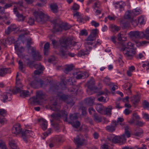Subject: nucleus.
<instances>
[{"instance_id":"obj_1","label":"nucleus","mask_w":149,"mask_h":149,"mask_svg":"<svg viewBox=\"0 0 149 149\" xmlns=\"http://www.w3.org/2000/svg\"><path fill=\"white\" fill-rule=\"evenodd\" d=\"M68 113L65 111L62 110L60 111L59 113H53L51 115V117L52 120H51V122L52 125L54 128L58 129L59 128L58 125L57 124H56L54 121L56 120L59 121L61 116L64 118V121L68 122L67 118ZM70 120L68 122L69 123H70L74 121V120H77L78 117L76 113L71 114L70 116Z\"/></svg>"},{"instance_id":"obj_2","label":"nucleus","mask_w":149,"mask_h":149,"mask_svg":"<svg viewBox=\"0 0 149 149\" xmlns=\"http://www.w3.org/2000/svg\"><path fill=\"white\" fill-rule=\"evenodd\" d=\"M61 46L59 52V54L62 57H65L66 55V52L62 48L68 49L71 47H74L75 48L78 49L81 46V43L74 40L73 37H68L64 39L63 41L60 42Z\"/></svg>"},{"instance_id":"obj_3","label":"nucleus","mask_w":149,"mask_h":149,"mask_svg":"<svg viewBox=\"0 0 149 149\" xmlns=\"http://www.w3.org/2000/svg\"><path fill=\"white\" fill-rule=\"evenodd\" d=\"M58 20L53 19L51 22L53 24V30L55 32H61L63 29L68 30L71 27V26L67 23L61 24L58 23Z\"/></svg>"},{"instance_id":"obj_4","label":"nucleus","mask_w":149,"mask_h":149,"mask_svg":"<svg viewBox=\"0 0 149 149\" xmlns=\"http://www.w3.org/2000/svg\"><path fill=\"white\" fill-rule=\"evenodd\" d=\"M33 15L36 21L42 24L45 23L49 19V16L42 11H35Z\"/></svg>"},{"instance_id":"obj_5","label":"nucleus","mask_w":149,"mask_h":149,"mask_svg":"<svg viewBox=\"0 0 149 149\" xmlns=\"http://www.w3.org/2000/svg\"><path fill=\"white\" fill-rule=\"evenodd\" d=\"M127 47L126 46H124L123 47L120 49L121 51L123 52V54L125 56L128 58L131 59L135 54V50L132 48H130L129 49H127Z\"/></svg>"},{"instance_id":"obj_6","label":"nucleus","mask_w":149,"mask_h":149,"mask_svg":"<svg viewBox=\"0 0 149 149\" xmlns=\"http://www.w3.org/2000/svg\"><path fill=\"white\" fill-rule=\"evenodd\" d=\"M57 95L60 99L63 101L68 104H69L71 106L74 104V102H73L72 99L68 96L65 95L61 93H58Z\"/></svg>"},{"instance_id":"obj_7","label":"nucleus","mask_w":149,"mask_h":149,"mask_svg":"<svg viewBox=\"0 0 149 149\" xmlns=\"http://www.w3.org/2000/svg\"><path fill=\"white\" fill-rule=\"evenodd\" d=\"M126 140L125 134H122L120 136H115L113 138L112 141L114 143L122 145L125 142Z\"/></svg>"},{"instance_id":"obj_8","label":"nucleus","mask_w":149,"mask_h":149,"mask_svg":"<svg viewBox=\"0 0 149 149\" xmlns=\"http://www.w3.org/2000/svg\"><path fill=\"white\" fill-rule=\"evenodd\" d=\"M95 84V81L94 79L92 77L87 82V85L88 89L87 91L89 95L91 94L92 91L95 88L94 85Z\"/></svg>"},{"instance_id":"obj_9","label":"nucleus","mask_w":149,"mask_h":149,"mask_svg":"<svg viewBox=\"0 0 149 149\" xmlns=\"http://www.w3.org/2000/svg\"><path fill=\"white\" fill-rule=\"evenodd\" d=\"M23 85L19 79H16V88H14L12 91L13 94L17 93L23 89Z\"/></svg>"},{"instance_id":"obj_10","label":"nucleus","mask_w":149,"mask_h":149,"mask_svg":"<svg viewBox=\"0 0 149 149\" xmlns=\"http://www.w3.org/2000/svg\"><path fill=\"white\" fill-rule=\"evenodd\" d=\"M31 54L32 55L33 59L36 61H40L41 58V56L38 52H36V49L32 47L31 49Z\"/></svg>"},{"instance_id":"obj_11","label":"nucleus","mask_w":149,"mask_h":149,"mask_svg":"<svg viewBox=\"0 0 149 149\" xmlns=\"http://www.w3.org/2000/svg\"><path fill=\"white\" fill-rule=\"evenodd\" d=\"M25 59L27 61V64L29 65L30 68H31L33 67H34L35 68L37 69V70H44V68H43V66L41 65L39 63V64H35L33 66L32 65L33 63L32 62L30 61L29 58H25Z\"/></svg>"},{"instance_id":"obj_12","label":"nucleus","mask_w":149,"mask_h":149,"mask_svg":"<svg viewBox=\"0 0 149 149\" xmlns=\"http://www.w3.org/2000/svg\"><path fill=\"white\" fill-rule=\"evenodd\" d=\"M74 76H76V77L77 79H79L81 78H84L88 77L89 76L88 74L86 72H81L78 71L74 72L73 73Z\"/></svg>"},{"instance_id":"obj_13","label":"nucleus","mask_w":149,"mask_h":149,"mask_svg":"<svg viewBox=\"0 0 149 149\" xmlns=\"http://www.w3.org/2000/svg\"><path fill=\"white\" fill-rule=\"evenodd\" d=\"M117 125V123L116 121H112L110 125L107 126L105 127L106 130L110 132H112L116 129Z\"/></svg>"},{"instance_id":"obj_14","label":"nucleus","mask_w":149,"mask_h":149,"mask_svg":"<svg viewBox=\"0 0 149 149\" xmlns=\"http://www.w3.org/2000/svg\"><path fill=\"white\" fill-rule=\"evenodd\" d=\"M82 136L81 134L77 135L76 138H74V143L77 145V147L79 148L80 146L82 145L85 141L81 139Z\"/></svg>"},{"instance_id":"obj_15","label":"nucleus","mask_w":149,"mask_h":149,"mask_svg":"<svg viewBox=\"0 0 149 149\" xmlns=\"http://www.w3.org/2000/svg\"><path fill=\"white\" fill-rule=\"evenodd\" d=\"M22 128L20 127V125L19 123H17L15 124L12 129V133L16 135H17L19 134L22 132Z\"/></svg>"},{"instance_id":"obj_16","label":"nucleus","mask_w":149,"mask_h":149,"mask_svg":"<svg viewBox=\"0 0 149 149\" xmlns=\"http://www.w3.org/2000/svg\"><path fill=\"white\" fill-rule=\"evenodd\" d=\"M32 133V131L29 130H26L25 131H23L22 132V138L23 140L25 141L26 142H27V139L28 137L31 135V134Z\"/></svg>"},{"instance_id":"obj_17","label":"nucleus","mask_w":149,"mask_h":149,"mask_svg":"<svg viewBox=\"0 0 149 149\" xmlns=\"http://www.w3.org/2000/svg\"><path fill=\"white\" fill-rule=\"evenodd\" d=\"M140 119V117L137 113H134L132 114V118L128 121L129 124L131 125L134 123L136 121L139 120Z\"/></svg>"},{"instance_id":"obj_18","label":"nucleus","mask_w":149,"mask_h":149,"mask_svg":"<svg viewBox=\"0 0 149 149\" xmlns=\"http://www.w3.org/2000/svg\"><path fill=\"white\" fill-rule=\"evenodd\" d=\"M39 122L41 128L43 130H46L47 127V123L46 120L43 119H40Z\"/></svg>"},{"instance_id":"obj_19","label":"nucleus","mask_w":149,"mask_h":149,"mask_svg":"<svg viewBox=\"0 0 149 149\" xmlns=\"http://www.w3.org/2000/svg\"><path fill=\"white\" fill-rule=\"evenodd\" d=\"M17 29V27L15 24H11L5 30V33L8 35L10 32L16 30Z\"/></svg>"},{"instance_id":"obj_20","label":"nucleus","mask_w":149,"mask_h":149,"mask_svg":"<svg viewBox=\"0 0 149 149\" xmlns=\"http://www.w3.org/2000/svg\"><path fill=\"white\" fill-rule=\"evenodd\" d=\"M11 70L10 68H4L0 69V76H4L6 74L10 73Z\"/></svg>"},{"instance_id":"obj_21","label":"nucleus","mask_w":149,"mask_h":149,"mask_svg":"<svg viewBox=\"0 0 149 149\" xmlns=\"http://www.w3.org/2000/svg\"><path fill=\"white\" fill-rule=\"evenodd\" d=\"M131 38H140V33L139 31H131L128 34Z\"/></svg>"},{"instance_id":"obj_22","label":"nucleus","mask_w":149,"mask_h":149,"mask_svg":"<svg viewBox=\"0 0 149 149\" xmlns=\"http://www.w3.org/2000/svg\"><path fill=\"white\" fill-rule=\"evenodd\" d=\"M96 110L99 113L103 114L104 113V107L100 104H97L95 107Z\"/></svg>"},{"instance_id":"obj_23","label":"nucleus","mask_w":149,"mask_h":149,"mask_svg":"<svg viewBox=\"0 0 149 149\" xmlns=\"http://www.w3.org/2000/svg\"><path fill=\"white\" fill-rule=\"evenodd\" d=\"M112 109V107L111 105L108 106L107 107H104V113L103 114L110 116L111 114V112Z\"/></svg>"},{"instance_id":"obj_24","label":"nucleus","mask_w":149,"mask_h":149,"mask_svg":"<svg viewBox=\"0 0 149 149\" xmlns=\"http://www.w3.org/2000/svg\"><path fill=\"white\" fill-rule=\"evenodd\" d=\"M6 111L3 109H0V123L3 124V117L6 115Z\"/></svg>"},{"instance_id":"obj_25","label":"nucleus","mask_w":149,"mask_h":149,"mask_svg":"<svg viewBox=\"0 0 149 149\" xmlns=\"http://www.w3.org/2000/svg\"><path fill=\"white\" fill-rule=\"evenodd\" d=\"M94 100V97H90L85 100V103L86 104L89 106H91L93 104Z\"/></svg>"},{"instance_id":"obj_26","label":"nucleus","mask_w":149,"mask_h":149,"mask_svg":"<svg viewBox=\"0 0 149 149\" xmlns=\"http://www.w3.org/2000/svg\"><path fill=\"white\" fill-rule=\"evenodd\" d=\"M93 117L94 121L97 123L101 122L102 121V117L97 113H94Z\"/></svg>"},{"instance_id":"obj_27","label":"nucleus","mask_w":149,"mask_h":149,"mask_svg":"<svg viewBox=\"0 0 149 149\" xmlns=\"http://www.w3.org/2000/svg\"><path fill=\"white\" fill-rule=\"evenodd\" d=\"M12 93H5L3 95V101L4 102L6 100L8 99V101H10L11 99V96Z\"/></svg>"},{"instance_id":"obj_28","label":"nucleus","mask_w":149,"mask_h":149,"mask_svg":"<svg viewBox=\"0 0 149 149\" xmlns=\"http://www.w3.org/2000/svg\"><path fill=\"white\" fill-rule=\"evenodd\" d=\"M19 92L20 93V96L23 97H28L30 95L29 92L28 91L21 90Z\"/></svg>"},{"instance_id":"obj_29","label":"nucleus","mask_w":149,"mask_h":149,"mask_svg":"<svg viewBox=\"0 0 149 149\" xmlns=\"http://www.w3.org/2000/svg\"><path fill=\"white\" fill-rule=\"evenodd\" d=\"M9 144L11 149H19L17 147L15 141L13 140H12L10 141Z\"/></svg>"},{"instance_id":"obj_30","label":"nucleus","mask_w":149,"mask_h":149,"mask_svg":"<svg viewBox=\"0 0 149 149\" xmlns=\"http://www.w3.org/2000/svg\"><path fill=\"white\" fill-rule=\"evenodd\" d=\"M60 108V107L57 104L56 102H54L50 108L51 110L55 111H57Z\"/></svg>"},{"instance_id":"obj_31","label":"nucleus","mask_w":149,"mask_h":149,"mask_svg":"<svg viewBox=\"0 0 149 149\" xmlns=\"http://www.w3.org/2000/svg\"><path fill=\"white\" fill-rule=\"evenodd\" d=\"M131 101L134 105L138 103L140 101V99L138 95H136L131 97Z\"/></svg>"},{"instance_id":"obj_32","label":"nucleus","mask_w":149,"mask_h":149,"mask_svg":"<svg viewBox=\"0 0 149 149\" xmlns=\"http://www.w3.org/2000/svg\"><path fill=\"white\" fill-rule=\"evenodd\" d=\"M110 28L111 31L113 32H118L120 29V26H117L113 24L110 25Z\"/></svg>"},{"instance_id":"obj_33","label":"nucleus","mask_w":149,"mask_h":149,"mask_svg":"<svg viewBox=\"0 0 149 149\" xmlns=\"http://www.w3.org/2000/svg\"><path fill=\"white\" fill-rule=\"evenodd\" d=\"M103 82L106 85L110 86L113 85V83L110 82V79L107 77L104 78L103 79Z\"/></svg>"},{"instance_id":"obj_34","label":"nucleus","mask_w":149,"mask_h":149,"mask_svg":"<svg viewBox=\"0 0 149 149\" xmlns=\"http://www.w3.org/2000/svg\"><path fill=\"white\" fill-rule=\"evenodd\" d=\"M74 67L73 65L72 64L65 65L64 72L67 74L68 73L73 70Z\"/></svg>"},{"instance_id":"obj_35","label":"nucleus","mask_w":149,"mask_h":149,"mask_svg":"<svg viewBox=\"0 0 149 149\" xmlns=\"http://www.w3.org/2000/svg\"><path fill=\"white\" fill-rule=\"evenodd\" d=\"M50 8L52 11L54 13L58 12V7L55 3H53L50 5Z\"/></svg>"},{"instance_id":"obj_36","label":"nucleus","mask_w":149,"mask_h":149,"mask_svg":"<svg viewBox=\"0 0 149 149\" xmlns=\"http://www.w3.org/2000/svg\"><path fill=\"white\" fill-rule=\"evenodd\" d=\"M18 50L19 51L17 53V54L19 57L21 58H24L25 56L22 53L24 51V48L23 47H21Z\"/></svg>"},{"instance_id":"obj_37","label":"nucleus","mask_w":149,"mask_h":149,"mask_svg":"<svg viewBox=\"0 0 149 149\" xmlns=\"http://www.w3.org/2000/svg\"><path fill=\"white\" fill-rule=\"evenodd\" d=\"M36 96L40 101L44 98V95L41 91H38L36 92Z\"/></svg>"},{"instance_id":"obj_38","label":"nucleus","mask_w":149,"mask_h":149,"mask_svg":"<svg viewBox=\"0 0 149 149\" xmlns=\"http://www.w3.org/2000/svg\"><path fill=\"white\" fill-rule=\"evenodd\" d=\"M129 128V126L127 125H126L124 127L125 132L124 134H125V136L126 135L127 138H129L130 136V134L128 129Z\"/></svg>"},{"instance_id":"obj_39","label":"nucleus","mask_w":149,"mask_h":149,"mask_svg":"<svg viewBox=\"0 0 149 149\" xmlns=\"http://www.w3.org/2000/svg\"><path fill=\"white\" fill-rule=\"evenodd\" d=\"M16 15L18 17V20L23 22L25 18V17L23 16L22 14H20L18 12L16 14Z\"/></svg>"},{"instance_id":"obj_40","label":"nucleus","mask_w":149,"mask_h":149,"mask_svg":"<svg viewBox=\"0 0 149 149\" xmlns=\"http://www.w3.org/2000/svg\"><path fill=\"white\" fill-rule=\"evenodd\" d=\"M122 47H123L124 46H126L127 47V49H129V47H133L134 46L133 44L130 42H129L126 43L124 42H123L122 43Z\"/></svg>"},{"instance_id":"obj_41","label":"nucleus","mask_w":149,"mask_h":149,"mask_svg":"<svg viewBox=\"0 0 149 149\" xmlns=\"http://www.w3.org/2000/svg\"><path fill=\"white\" fill-rule=\"evenodd\" d=\"M114 5H118L119 8L120 9H122L125 5L124 2L122 1L116 2L114 3Z\"/></svg>"},{"instance_id":"obj_42","label":"nucleus","mask_w":149,"mask_h":149,"mask_svg":"<svg viewBox=\"0 0 149 149\" xmlns=\"http://www.w3.org/2000/svg\"><path fill=\"white\" fill-rule=\"evenodd\" d=\"M32 101L34 103H37L38 104H41L42 102L40 101L37 96L36 97H33L31 98Z\"/></svg>"},{"instance_id":"obj_43","label":"nucleus","mask_w":149,"mask_h":149,"mask_svg":"<svg viewBox=\"0 0 149 149\" xmlns=\"http://www.w3.org/2000/svg\"><path fill=\"white\" fill-rule=\"evenodd\" d=\"M132 15H133L132 12L128 10L125 13L124 17L126 19H130L131 18Z\"/></svg>"},{"instance_id":"obj_44","label":"nucleus","mask_w":149,"mask_h":149,"mask_svg":"<svg viewBox=\"0 0 149 149\" xmlns=\"http://www.w3.org/2000/svg\"><path fill=\"white\" fill-rule=\"evenodd\" d=\"M49 47V43L48 42L46 43L44 46V54L45 55L47 52V51Z\"/></svg>"},{"instance_id":"obj_45","label":"nucleus","mask_w":149,"mask_h":149,"mask_svg":"<svg viewBox=\"0 0 149 149\" xmlns=\"http://www.w3.org/2000/svg\"><path fill=\"white\" fill-rule=\"evenodd\" d=\"M70 123L73 127L75 128L79 127L80 125V122L78 120L76 121L75 122L74 121Z\"/></svg>"},{"instance_id":"obj_46","label":"nucleus","mask_w":149,"mask_h":149,"mask_svg":"<svg viewBox=\"0 0 149 149\" xmlns=\"http://www.w3.org/2000/svg\"><path fill=\"white\" fill-rule=\"evenodd\" d=\"M0 149H7L5 143L1 140H0Z\"/></svg>"},{"instance_id":"obj_47","label":"nucleus","mask_w":149,"mask_h":149,"mask_svg":"<svg viewBox=\"0 0 149 149\" xmlns=\"http://www.w3.org/2000/svg\"><path fill=\"white\" fill-rule=\"evenodd\" d=\"M138 22L141 25L145 24V22L144 18L142 16L139 17L138 19Z\"/></svg>"},{"instance_id":"obj_48","label":"nucleus","mask_w":149,"mask_h":149,"mask_svg":"<svg viewBox=\"0 0 149 149\" xmlns=\"http://www.w3.org/2000/svg\"><path fill=\"white\" fill-rule=\"evenodd\" d=\"M18 64L19 65V69L23 72H24L23 63L20 60L19 61Z\"/></svg>"},{"instance_id":"obj_49","label":"nucleus","mask_w":149,"mask_h":149,"mask_svg":"<svg viewBox=\"0 0 149 149\" xmlns=\"http://www.w3.org/2000/svg\"><path fill=\"white\" fill-rule=\"evenodd\" d=\"M26 22L29 25H31L34 24V21L33 19L31 17H29L28 18V19L27 20Z\"/></svg>"},{"instance_id":"obj_50","label":"nucleus","mask_w":149,"mask_h":149,"mask_svg":"<svg viewBox=\"0 0 149 149\" xmlns=\"http://www.w3.org/2000/svg\"><path fill=\"white\" fill-rule=\"evenodd\" d=\"M143 107L144 109H149V103L146 101H144L143 103Z\"/></svg>"},{"instance_id":"obj_51","label":"nucleus","mask_w":149,"mask_h":149,"mask_svg":"<svg viewBox=\"0 0 149 149\" xmlns=\"http://www.w3.org/2000/svg\"><path fill=\"white\" fill-rule=\"evenodd\" d=\"M132 86V84L130 83H127L124 85L123 88L125 90H127L126 88H129V89L130 88H131Z\"/></svg>"},{"instance_id":"obj_52","label":"nucleus","mask_w":149,"mask_h":149,"mask_svg":"<svg viewBox=\"0 0 149 149\" xmlns=\"http://www.w3.org/2000/svg\"><path fill=\"white\" fill-rule=\"evenodd\" d=\"M123 26L125 29H128L130 26L129 23L127 21L123 23Z\"/></svg>"},{"instance_id":"obj_53","label":"nucleus","mask_w":149,"mask_h":149,"mask_svg":"<svg viewBox=\"0 0 149 149\" xmlns=\"http://www.w3.org/2000/svg\"><path fill=\"white\" fill-rule=\"evenodd\" d=\"M79 8V6L76 3H74L71 9L74 10H77Z\"/></svg>"},{"instance_id":"obj_54","label":"nucleus","mask_w":149,"mask_h":149,"mask_svg":"<svg viewBox=\"0 0 149 149\" xmlns=\"http://www.w3.org/2000/svg\"><path fill=\"white\" fill-rule=\"evenodd\" d=\"M134 123H135V125L139 126L140 127L142 126L144 124V123L140 121L139 120H138L136 121Z\"/></svg>"},{"instance_id":"obj_55","label":"nucleus","mask_w":149,"mask_h":149,"mask_svg":"<svg viewBox=\"0 0 149 149\" xmlns=\"http://www.w3.org/2000/svg\"><path fill=\"white\" fill-rule=\"evenodd\" d=\"M95 39V37L90 35L87 38L86 40L88 41H93Z\"/></svg>"},{"instance_id":"obj_56","label":"nucleus","mask_w":149,"mask_h":149,"mask_svg":"<svg viewBox=\"0 0 149 149\" xmlns=\"http://www.w3.org/2000/svg\"><path fill=\"white\" fill-rule=\"evenodd\" d=\"M77 89H75L74 88H73L69 90L70 92L72 94H73L72 95H76L77 94Z\"/></svg>"},{"instance_id":"obj_57","label":"nucleus","mask_w":149,"mask_h":149,"mask_svg":"<svg viewBox=\"0 0 149 149\" xmlns=\"http://www.w3.org/2000/svg\"><path fill=\"white\" fill-rule=\"evenodd\" d=\"M80 109L82 111V115L83 116L86 115V108L84 107H81Z\"/></svg>"},{"instance_id":"obj_58","label":"nucleus","mask_w":149,"mask_h":149,"mask_svg":"<svg viewBox=\"0 0 149 149\" xmlns=\"http://www.w3.org/2000/svg\"><path fill=\"white\" fill-rule=\"evenodd\" d=\"M132 13L133 14V15H137L140 14V12L137 9H134L133 10H132Z\"/></svg>"},{"instance_id":"obj_59","label":"nucleus","mask_w":149,"mask_h":149,"mask_svg":"<svg viewBox=\"0 0 149 149\" xmlns=\"http://www.w3.org/2000/svg\"><path fill=\"white\" fill-rule=\"evenodd\" d=\"M97 29H94L92 30V32L90 35H93L95 37L97 34Z\"/></svg>"},{"instance_id":"obj_60","label":"nucleus","mask_w":149,"mask_h":149,"mask_svg":"<svg viewBox=\"0 0 149 149\" xmlns=\"http://www.w3.org/2000/svg\"><path fill=\"white\" fill-rule=\"evenodd\" d=\"M86 54V53H85L84 52L81 50L78 52L77 56L78 57H81L82 56H84Z\"/></svg>"},{"instance_id":"obj_61","label":"nucleus","mask_w":149,"mask_h":149,"mask_svg":"<svg viewBox=\"0 0 149 149\" xmlns=\"http://www.w3.org/2000/svg\"><path fill=\"white\" fill-rule=\"evenodd\" d=\"M140 131L137 132L135 133L134 134L136 136H139L143 133V131L141 129H140Z\"/></svg>"},{"instance_id":"obj_62","label":"nucleus","mask_w":149,"mask_h":149,"mask_svg":"<svg viewBox=\"0 0 149 149\" xmlns=\"http://www.w3.org/2000/svg\"><path fill=\"white\" fill-rule=\"evenodd\" d=\"M143 118L146 119L147 120H149V115L148 114L146 113H143Z\"/></svg>"},{"instance_id":"obj_63","label":"nucleus","mask_w":149,"mask_h":149,"mask_svg":"<svg viewBox=\"0 0 149 149\" xmlns=\"http://www.w3.org/2000/svg\"><path fill=\"white\" fill-rule=\"evenodd\" d=\"M52 44L53 46L54 47H57L58 42L54 40H52Z\"/></svg>"},{"instance_id":"obj_64","label":"nucleus","mask_w":149,"mask_h":149,"mask_svg":"<svg viewBox=\"0 0 149 149\" xmlns=\"http://www.w3.org/2000/svg\"><path fill=\"white\" fill-rule=\"evenodd\" d=\"M80 34L81 35L86 36L88 34L86 30H83L81 31Z\"/></svg>"}]
</instances>
